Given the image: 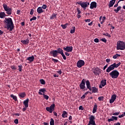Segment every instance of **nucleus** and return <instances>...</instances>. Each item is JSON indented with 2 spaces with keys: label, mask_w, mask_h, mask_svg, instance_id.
<instances>
[{
  "label": "nucleus",
  "mask_w": 125,
  "mask_h": 125,
  "mask_svg": "<svg viewBox=\"0 0 125 125\" xmlns=\"http://www.w3.org/2000/svg\"><path fill=\"white\" fill-rule=\"evenodd\" d=\"M4 23L5 24V28L10 31H12L14 28V24H13L12 19L10 18H5L4 20Z\"/></svg>",
  "instance_id": "obj_1"
},
{
  "label": "nucleus",
  "mask_w": 125,
  "mask_h": 125,
  "mask_svg": "<svg viewBox=\"0 0 125 125\" xmlns=\"http://www.w3.org/2000/svg\"><path fill=\"white\" fill-rule=\"evenodd\" d=\"M117 50H125V42L123 41H118L117 43Z\"/></svg>",
  "instance_id": "obj_2"
},
{
  "label": "nucleus",
  "mask_w": 125,
  "mask_h": 125,
  "mask_svg": "<svg viewBox=\"0 0 125 125\" xmlns=\"http://www.w3.org/2000/svg\"><path fill=\"white\" fill-rule=\"evenodd\" d=\"M121 65V62H119L118 64H116V63H114L109 66L106 70V73H110L111 71H113L115 68H118L119 66Z\"/></svg>",
  "instance_id": "obj_3"
},
{
  "label": "nucleus",
  "mask_w": 125,
  "mask_h": 125,
  "mask_svg": "<svg viewBox=\"0 0 125 125\" xmlns=\"http://www.w3.org/2000/svg\"><path fill=\"white\" fill-rule=\"evenodd\" d=\"M3 7L5 11H6V14L8 15H11L12 13V9L9 6H7V5L5 3L3 4Z\"/></svg>",
  "instance_id": "obj_4"
},
{
  "label": "nucleus",
  "mask_w": 125,
  "mask_h": 125,
  "mask_svg": "<svg viewBox=\"0 0 125 125\" xmlns=\"http://www.w3.org/2000/svg\"><path fill=\"white\" fill-rule=\"evenodd\" d=\"M119 75L120 73L117 70H113L109 73V76H110L112 79H118Z\"/></svg>",
  "instance_id": "obj_5"
},
{
  "label": "nucleus",
  "mask_w": 125,
  "mask_h": 125,
  "mask_svg": "<svg viewBox=\"0 0 125 125\" xmlns=\"http://www.w3.org/2000/svg\"><path fill=\"white\" fill-rule=\"evenodd\" d=\"M46 92V89L43 88L39 89V92H38L39 95H43L44 99L46 100H48V98L49 97L45 94H44V92Z\"/></svg>",
  "instance_id": "obj_6"
},
{
  "label": "nucleus",
  "mask_w": 125,
  "mask_h": 125,
  "mask_svg": "<svg viewBox=\"0 0 125 125\" xmlns=\"http://www.w3.org/2000/svg\"><path fill=\"white\" fill-rule=\"evenodd\" d=\"M77 4L81 5L82 8H86L89 5V2H83L82 1H78L77 2Z\"/></svg>",
  "instance_id": "obj_7"
},
{
  "label": "nucleus",
  "mask_w": 125,
  "mask_h": 125,
  "mask_svg": "<svg viewBox=\"0 0 125 125\" xmlns=\"http://www.w3.org/2000/svg\"><path fill=\"white\" fill-rule=\"evenodd\" d=\"M89 122L87 125H96L95 124V117L93 115H91L89 117Z\"/></svg>",
  "instance_id": "obj_8"
},
{
  "label": "nucleus",
  "mask_w": 125,
  "mask_h": 125,
  "mask_svg": "<svg viewBox=\"0 0 125 125\" xmlns=\"http://www.w3.org/2000/svg\"><path fill=\"white\" fill-rule=\"evenodd\" d=\"M55 108V104H51L50 107H46V110L47 111V112H49V113H52L53 111H54Z\"/></svg>",
  "instance_id": "obj_9"
},
{
  "label": "nucleus",
  "mask_w": 125,
  "mask_h": 125,
  "mask_svg": "<svg viewBox=\"0 0 125 125\" xmlns=\"http://www.w3.org/2000/svg\"><path fill=\"white\" fill-rule=\"evenodd\" d=\"M84 64H85L84 61L82 60H80L78 61L77 63V66L78 68H82L83 66H84Z\"/></svg>",
  "instance_id": "obj_10"
},
{
  "label": "nucleus",
  "mask_w": 125,
  "mask_h": 125,
  "mask_svg": "<svg viewBox=\"0 0 125 125\" xmlns=\"http://www.w3.org/2000/svg\"><path fill=\"white\" fill-rule=\"evenodd\" d=\"M100 69L98 67H95L92 69L93 72L96 76H99V73L100 72Z\"/></svg>",
  "instance_id": "obj_11"
},
{
  "label": "nucleus",
  "mask_w": 125,
  "mask_h": 125,
  "mask_svg": "<svg viewBox=\"0 0 125 125\" xmlns=\"http://www.w3.org/2000/svg\"><path fill=\"white\" fill-rule=\"evenodd\" d=\"M80 89H84L85 88V80L83 79L80 84Z\"/></svg>",
  "instance_id": "obj_12"
},
{
  "label": "nucleus",
  "mask_w": 125,
  "mask_h": 125,
  "mask_svg": "<svg viewBox=\"0 0 125 125\" xmlns=\"http://www.w3.org/2000/svg\"><path fill=\"white\" fill-rule=\"evenodd\" d=\"M63 49L64 51H66V52H72L73 51V47L66 46V47H63Z\"/></svg>",
  "instance_id": "obj_13"
},
{
  "label": "nucleus",
  "mask_w": 125,
  "mask_h": 125,
  "mask_svg": "<svg viewBox=\"0 0 125 125\" xmlns=\"http://www.w3.org/2000/svg\"><path fill=\"white\" fill-rule=\"evenodd\" d=\"M116 99H117V95H116V94L112 95L111 97V99L109 100V103H110V104L114 103Z\"/></svg>",
  "instance_id": "obj_14"
},
{
  "label": "nucleus",
  "mask_w": 125,
  "mask_h": 125,
  "mask_svg": "<svg viewBox=\"0 0 125 125\" xmlns=\"http://www.w3.org/2000/svg\"><path fill=\"white\" fill-rule=\"evenodd\" d=\"M107 80L104 79L101 81V84L99 85V88H102V87L105 86L106 85L107 83Z\"/></svg>",
  "instance_id": "obj_15"
},
{
  "label": "nucleus",
  "mask_w": 125,
  "mask_h": 125,
  "mask_svg": "<svg viewBox=\"0 0 125 125\" xmlns=\"http://www.w3.org/2000/svg\"><path fill=\"white\" fill-rule=\"evenodd\" d=\"M96 7H97V3H96V2H92L90 4V9H93V8H96Z\"/></svg>",
  "instance_id": "obj_16"
},
{
  "label": "nucleus",
  "mask_w": 125,
  "mask_h": 125,
  "mask_svg": "<svg viewBox=\"0 0 125 125\" xmlns=\"http://www.w3.org/2000/svg\"><path fill=\"white\" fill-rule=\"evenodd\" d=\"M50 54L52 55L53 57H57L58 54L57 53V50H53L50 52Z\"/></svg>",
  "instance_id": "obj_17"
},
{
  "label": "nucleus",
  "mask_w": 125,
  "mask_h": 125,
  "mask_svg": "<svg viewBox=\"0 0 125 125\" xmlns=\"http://www.w3.org/2000/svg\"><path fill=\"white\" fill-rule=\"evenodd\" d=\"M30 42V40L29 39V38H27V39L26 40H21V43H22L23 44H29V42Z\"/></svg>",
  "instance_id": "obj_18"
},
{
  "label": "nucleus",
  "mask_w": 125,
  "mask_h": 125,
  "mask_svg": "<svg viewBox=\"0 0 125 125\" xmlns=\"http://www.w3.org/2000/svg\"><path fill=\"white\" fill-rule=\"evenodd\" d=\"M86 85L87 86V88H88L90 91H91V86H90V83L89 82V81L87 80L86 81Z\"/></svg>",
  "instance_id": "obj_19"
},
{
  "label": "nucleus",
  "mask_w": 125,
  "mask_h": 125,
  "mask_svg": "<svg viewBox=\"0 0 125 125\" xmlns=\"http://www.w3.org/2000/svg\"><path fill=\"white\" fill-rule=\"evenodd\" d=\"M23 104L25 108H28L29 107V99H27L23 101Z\"/></svg>",
  "instance_id": "obj_20"
},
{
  "label": "nucleus",
  "mask_w": 125,
  "mask_h": 125,
  "mask_svg": "<svg viewBox=\"0 0 125 125\" xmlns=\"http://www.w3.org/2000/svg\"><path fill=\"white\" fill-rule=\"evenodd\" d=\"M37 12L39 14H41V13L44 12V10H43L42 7H39L37 8Z\"/></svg>",
  "instance_id": "obj_21"
},
{
  "label": "nucleus",
  "mask_w": 125,
  "mask_h": 125,
  "mask_svg": "<svg viewBox=\"0 0 125 125\" xmlns=\"http://www.w3.org/2000/svg\"><path fill=\"white\" fill-rule=\"evenodd\" d=\"M91 90L93 93H96L97 92H98V89H97L95 86L91 87Z\"/></svg>",
  "instance_id": "obj_22"
},
{
  "label": "nucleus",
  "mask_w": 125,
  "mask_h": 125,
  "mask_svg": "<svg viewBox=\"0 0 125 125\" xmlns=\"http://www.w3.org/2000/svg\"><path fill=\"white\" fill-rule=\"evenodd\" d=\"M115 2H116V0H111V1H110L108 4L109 8L112 7L113 5L115 4Z\"/></svg>",
  "instance_id": "obj_23"
},
{
  "label": "nucleus",
  "mask_w": 125,
  "mask_h": 125,
  "mask_svg": "<svg viewBox=\"0 0 125 125\" xmlns=\"http://www.w3.org/2000/svg\"><path fill=\"white\" fill-rule=\"evenodd\" d=\"M6 17V14L4 12H0V18L3 19Z\"/></svg>",
  "instance_id": "obj_24"
},
{
  "label": "nucleus",
  "mask_w": 125,
  "mask_h": 125,
  "mask_svg": "<svg viewBox=\"0 0 125 125\" xmlns=\"http://www.w3.org/2000/svg\"><path fill=\"white\" fill-rule=\"evenodd\" d=\"M106 19V17H105V16L102 17V16H101L100 17V21L101 23V24H103V23H104V22H105V20Z\"/></svg>",
  "instance_id": "obj_25"
},
{
  "label": "nucleus",
  "mask_w": 125,
  "mask_h": 125,
  "mask_svg": "<svg viewBox=\"0 0 125 125\" xmlns=\"http://www.w3.org/2000/svg\"><path fill=\"white\" fill-rule=\"evenodd\" d=\"M19 96L21 98H24V97H26V93L25 92L20 93L19 94Z\"/></svg>",
  "instance_id": "obj_26"
},
{
  "label": "nucleus",
  "mask_w": 125,
  "mask_h": 125,
  "mask_svg": "<svg viewBox=\"0 0 125 125\" xmlns=\"http://www.w3.org/2000/svg\"><path fill=\"white\" fill-rule=\"evenodd\" d=\"M35 59V57L34 56H32L31 57H29L27 59V60H28L30 62H33Z\"/></svg>",
  "instance_id": "obj_27"
},
{
  "label": "nucleus",
  "mask_w": 125,
  "mask_h": 125,
  "mask_svg": "<svg viewBox=\"0 0 125 125\" xmlns=\"http://www.w3.org/2000/svg\"><path fill=\"white\" fill-rule=\"evenodd\" d=\"M96 111H97V105L94 104L93 109V111H92V113L93 114H95V113H96Z\"/></svg>",
  "instance_id": "obj_28"
},
{
  "label": "nucleus",
  "mask_w": 125,
  "mask_h": 125,
  "mask_svg": "<svg viewBox=\"0 0 125 125\" xmlns=\"http://www.w3.org/2000/svg\"><path fill=\"white\" fill-rule=\"evenodd\" d=\"M57 14H53L50 18V19L51 20H53V19H55V18H57Z\"/></svg>",
  "instance_id": "obj_29"
},
{
  "label": "nucleus",
  "mask_w": 125,
  "mask_h": 125,
  "mask_svg": "<svg viewBox=\"0 0 125 125\" xmlns=\"http://www.w3.org/2000/svg\"><path fill=\"white\" fill-rule=\"evenodd\" d=\"M67 111H63L62 115V118H67Z\"/></svg>",
  "instance_id": "obj_30"
},
{
  "label": "nucleus",
  "mask_w": 125,
  "mask_h": 125,
  "mask_svg": "<svg viewBox=\"0 0 125 125\" xmlns=\"http://www.w3.org/2000/svg\"><path fill=\"white\" fill-rule=\"evenodd\" d=\"M57 53H58H58H59V54H63V50L62 49H61V48H58V50H57Z\"/></svg>",
  "instance_id": "obj_31"
},
{
  "label": "nucleus",
  "mask_w": 125,
  "mask_h": 125,
  "mask_svg": "<svg viewBox=\"0 0 125 125\" xmlns=\"http://www.w3.org/2000/svg\"><path fill=\"white\" fill-rule=\"evenodd\" d=\"M76 31V27L73 26L70 30V34H74Z\"/></svg>",
  "instance_id": "obj_32"
},
{
  "label": "nucleus",
  "mask_w": 125,
  "mask_h": 125,
  "mask_svg": "<svg viewBox=\"0 0 125 125\" xmlns=\"http://www.w3.org/2000/svg\"><path fill=\"white\" fill-rule=\"evenodd\" d=\"M121 8H122V7H121V6H119L117 8V9H114V11H115L116 13H118V12H119V11H120V10H121Z\"/></svg>",
  "instance_id": "obj_33"
},
{
  "label": "nucleus",
  "mask_w": 125,
  "mask_h": 125,
  "mask_svg": "<svg viewBox=\"0 0 125 125\" xmlns=\"http://www.w3.org/2000/svg\"><path fill=\"white\" fill-rule=\"evenodd\" d=\"M10 97L13 98V99L15 101H17V97H16V96H14L13 94H11L10 95Z\"/></svg>",
  "instance_id": "obj_34"
},
{
  "label": "nucleus",
  "mask_w": 125,
  "mask_h": 125,
  "mask_svg": "<svg viewBox=\"0 0 125 125\" xmlns=\"http://www.w3.org/2000/svg\"><path fill=\"white\" fill-rule=\"evenodd\" d=\"M68 23H65V24H62L61 27H62V29H66L67 27H68Z\"/></svg>",
  "instance_id": "obj_35"
},
{
  "label": "nucleus",
  "mask_w": 125,
  "mask_h": 125,
  "mask_svg": "<svg viewBox=\"0 0 125 125\" xmlns=\"http://www.w3.org/2000/svg\"><path fill=\"white\" fill-rule=\"evenodd\" d=\"M125 18H123V17H121L119 19V22L120 23L122 22H124V21H125Z\"/></svg>",
  "instance_id": "obj_36"
},
{
  "label": "nucleus",
  "mask_w": 125,
  "mask_h": 125,
  "mask_svg": "<svg viewBox=\"0 0 125 125\" xmlns=\"http://www.w3.org/2000/svg\"><path fill=\"white\" fill-rule=\"evenodd\" d=\"M118 57H121V55H119V54H117L113 56V58L114 59H117V58H118Z\"/></svg>",
  "instance_id": "obj_37"
},
{
  "label": "nucleus",
  "mask_w": 125,
  "mask_h": 125,
  "mask_svg": "<svg viewBox=\"0 0 125 125\" xmlns=\"http://www.w3.org/2000/svg\"><path fill=\"white\" fill-rule=\"evenodd\" d=\"M18 68L19 72H22V68H23V66H22V65H18Z\"/></svg>",
  "instance_id": "obj_38"
},
{
  "label": "nucleus",
  "mask_w": 125,
  "mask_h": 125,
  "mask_svg": "<svg viewBox=\"0 0 125 125\" xmlns=\"http://www.w3.org/2000/svg\"><path fill=\"white\" fill-rule=\"evenodd\" d=\"M40 82L41 83V84H45V81L43 79H41L40 80Z\"/></svg>",
  "instance_id": "obj_39"
},
{
  "label": "nucleus",
  "mask_w": 125,
  "mask_h": 125,
  "mask_svg": "<svg viewBox=\"0 0 125 125\" xmlns=\"http://www.w3.org/2000/svg\"><path fill=\"white\" fill-rule=\"evenodd\" d=\"M50 125H54V120L53 119L51 118L50 122Z\"/></svg>",
  "instance_id": "obj_40"
},
{
  "label": "nucleus",
  "mask_w": 125,
  "mask_h": 125,
  "mask_svg": "<svg viewBox=\"0 0 125 125\" xmlns=\"http://www.w3.org/2000/svg\"><path fill=\"white\" fill-rule=\"evenodd\" d=\"M104 99V96H100L98 98V100L99 101H103Z\"/></svg>",
  "instance_id": "obj_41"
},
{
  "label": "nucleus",
  "mask_w": 125,
  "mask_h": 125,
  "mask_svg": "<svg viewBox=\"0 0 125 125\" xmlns=\"http://www.w3.org/2000/svg\"><path fill=\"white\" fill-rule=\"evenodd\" d=\"M76 10L77 11V14H81V13H82V11H81V10H80V8H77Z\"/></svg>",
  "instance_id": "obj_42"
},
{
  "label": "nucleus",
  "mask_w": 125,
  "mask_h": 125,
  "mask_svg": "<svg viewBox=\"0 0 125 125\" xmlns=\"http://www.w3.org/2000/svg\"><path fill=\"white\" fill-rule=\"evenodd\" d=\"M10 68L12 69V70H16V69H17V68H16V66L15 65H11Z\"/></svg>",
  "instance_id": "obj_43"
},
{
  "label": "nucleus",
  "mask_w": 125,
  "mask_h": 125,
  "mask_svg": "<svg viewBox=\"0 0 125 125\" xmlns=\"http://www.w3.org/2000/svg\"><path fill=\"white\" fill-rule=\"evenodd\" d=\"M42 8L43 9H46L47 8V5L46 4H43Z\"/></svg>",
  "instance_id": "obj_44"
},
{
  "label": "nucleus",
  "mask_w": 125,
  "mask_h": 125,
  "mask_svg": "<svg viewBox=\"0 0 125 125\" xmlns=\"http://www.w3.org/2000/svg\"><path fill=\"white\" fill-rule=\"evenodd\" d=\"M111 118L113 121H118V117L117 116H112Z\"/></svg>",
  "instance_id": "obj_45"
},
{
  "label": "nucleus",
  "mask_w": 125,
  "mask_h": 125,
  "mask_svg": "<svg viewBox=\"0 0 125 125\" xmlns=\"http://www.w3.org/2000/svg\"><path fill=\"white\" fill-rule=\"evenodd\" d=\"M104 36H106V37H108V38H111V35L109 34L108 33H104L103 34Z\"/></svg>",
  "instance_id": "obj_46"
},
{
  "label": "nucleus",
  "mask_w": 125,
  "mask_h": 125,
  "mask_svg": "<svg viewBox=\"0 0 125 125\" xmlns=\"http://www.w3.org/2000/svg\"><path fill=\"white\" fill-rule=\"evenodd\" d=\"M33 20H37V17H33L32 18L30 19V21H32Z\"/></svg>",
  "instance_id": "obj_47"
},
{
  "label": "nucleus",
  "mask_w": 125,
  "mask_h": 125,
  "mask_svg": "<svg viewBox=\"0 0 125 125\" xmlns=\"http://www.w3.org/2000/svg\"><path fill=\"white\" fill-rule=\"evenodd\" d=\"M52 61H53L54 62V63L58 62V60H56L55 59H52Z\"/></svg>",
  "instance_id": "obj_48"
},
{
  "label": "nucleus",
  "mask_w": 125,
  "mask_h": 125,
  "mask_svg": "<svg viewBox=\"0 0 125 125\" xmlns=\"http://www.w3.org/2000/svg\"><path fill=\"white\" fill-rule=\"evenodd\" d=\"M61 55L62 56L63 59H64V60H66V56H65V55L64 54V53H63Z\"/></svg>",
  "instance_id": "obj_49"
},
{
  "label": "nucleus",
  "mask_w": 125,
  "mask_h": 125,
  "mask_svg": "<svg viewBox=\"0 0 125 125\" xmlns=\"http://www.w3.org/2000/svg\"><path fill=\"white\" fill-rule=\"evenodd\" d=\"M14 122L15 123V124H16V125H18L19 121H18V119H15Z\"/></svg>",
  "instance_id": "obj_50"
},
{
  "label": "nucleus",
  "mask_w": 125,
  "mask_h": 125,
  "mask_svg": "<svg viewBox=\"0 0 125 125\" xmlns=\"http://www.w3.org/2000/svg\"><path fill=\"white\" fill-rule=\"evenodd\" d=\"M113 115V116H119L120 115V112L114 113Z\"/></svg>",
  "instance_id": "obj_51"
},
{
  "label": "nucleus",
  "mask_w": 125,
  "mask_h": 125,
  "mask_svg": "<svg viewBox=\"0 0 125 125\" xmlns=\"http://www.w3.org/2000/svg\"><path fill=\"white\" fill-rule=\"evenodd\" d=\"M30 15H33L34 14V9H31L30 13Z\"/></svg>",
  "instance_id": "obj_52"
},
{
  "label": "nucleus",
  "mask_w": 125,
  "mask_h": 125,
  "mask_svg": "<svg viewBox=\"0 0 125 125\" xmlns=\"http://www.w3.org/2000/svg\"><path fill=\"white\" fill-rule=\"evenodd\" d=\"M95 42H99V40L98 38H96L94 40Z\"/></svg>",
  "instance_id": "obj_53"
},
{
  "label": "nucleus",
  "mask_w": 125,
  "mask_h": 125,
  "mask_svg": "<svg viewBox=\"0 0 125 125\" xmlns=\"http://www.w3.org/2000/svg\"><path fill=\"white\" fill-rule=\"evenodd\" d=\"M79 110H81L82 111L83 110V107L82 105H80L79 107Z\"/></svg>",
  "instance_id": "obj_54"
},
{
  "label": "nucleus",
  "mask_w": 125,
  "mask_h": 125,
  "mask_svg": "<svg viewBox=\"0 0 125 125\" xmlns=\"http://www.w3.org/2000/svg\"><path fill=\"white\" fill-rule=\"evenodd\" d=\"M102 42H107V40L105 38H103L101 39Z\"/></svg>",
  "instance_id": "obj_55"
},
{
  "label": "nucleus",
  "mask_w": 125,
  "mask_h": 125,
  "mask_svg": "<svg viewBox=\"0 0 125 125\" xmlns=\"http://www.w3.org/2000/svg\"><path fill=\"white\" fill-rule=\"evenodd\" d=\"M90 21H91V20L90 19H87V20H84L85 22H88V23H89V22H90Z\"/></svg>",
  "instance_id": "obj_56"
},
{
  "label": "nucleus",
  "mask_w": 125,
  "mask_h": 125,
  "mask_svg": "<svg viewBox=\"0 0 125 125\" xmlns=\"http://www.w3.org/2000/svg\"><path fill=\"white\" fill-rule=\"evenodd\" d=\"M65 55H66V56H70V53H68V52H65L64 53Z\"/></svg>",
  "instance_id": "obj_57"
},
{
  "label": "nucleus",
  "mask_w": 125,
  "mask_h": 125,
  "mask_svg": "<svg viewBox=\"0 0 125 125\" xmlns=\"http://www.w3.org/2000/svg\"><path fill=\"white\" fill-rule=\"evenodd\" d=\"M57 72L58 73V74H59V75H61V74H62V71L61 70L57 71Z\"/></svg>",
  "instance_id": "obj_58"
},
{
  "label": "nucleus",
  "mask_w": 125,
  "mask_h": 125,
  "mask_svg": "<svg viewBox=\"0 0 125 125\" xmlns=\"http://www.w3.org/2000/svg\"><path fill=\"white\" fill-rule=\"evenodd\" d=\"M113 121H114V119H113L112 118L108 119V122H109V123H110V122H113Z\"/></svg>",
  "instance_id": "obj_59"
},
{
  "label": "nucleus",
  "mask_w": 125,
  "mask_h": 125,
  "mask_svg": "<svg viewBox=\"0 0 125 125\" xmlns=\"http://www.w3.org/2000/svg\"><path fill=\"white\" fill-rule=\"evenodd\" d=\"M20 12H21V11L20 10H18L17 11V14H18L19 15H20Z\"/></svg>",
  "instance_id": "obj_60"
},
{
  "label": "nucleus",
  "mask_w": 125,
  "mask_h": 125,
  "mask_svg": "<svg viewBox=\"0 0 125 125\" xmlns=\"http://www.w3.org/2000/svg\"><path fill=\"white\" fill-rule=\"evenodd\" d=\"M85 98V95L84 94L81 97V99H84Z\"/></svg>",
  "instance_id": "obj_61"
},
{
  "label": "nucleus",
  "mask_w": 125,
  "mask_h": 125,
  "mask_svg": "<svg viewBox=\"0 0 125 125\" xmlns=\"http://www.w3.org/2000/svg\"><path fill=\"white\" fill-rule=\"evenodd\" d=\"M77 18H78V19H80V18H81V17H82V16H81L80 15V14H77Z\"/></svg>",
  "instance_id": "obj_62"
},
{
  "label": "nucleus",
  "mask_w": 125,
  "mask_h": 125,
  "mask_svg": "<svg viewBox=\"0 0 125 125\" xmlns=\"http://www.w3.org/2000/svg\"><path fill=\"white\" fill-rule=\"evenodd\" d=\"M124 116H125L124 114H122L119 116V118H124Z\"/></svg>",
  "instance_id": "obj_63"
},
{
  "label": "nucleus",
  "mask_w": 125,
  "mask_h": 125,
  "mask_svg": "<svg viewBox=\"0 0 125 125\" xmlns=\"http://www.w3.org/2000/svg\"><path fill=\"white\" fill-rule=\"evenodd\" d=\"M114 125H121V124L119 122H118L117 123H115Z\"/></svg>",
  "instance_id": "obj_64"
}]
</instances>
